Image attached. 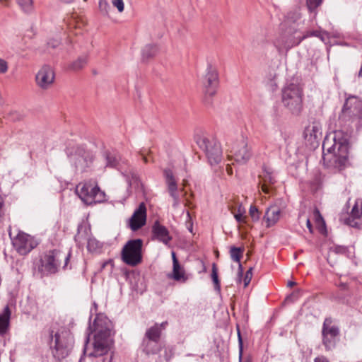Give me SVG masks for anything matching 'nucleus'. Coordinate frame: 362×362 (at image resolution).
<instances>
[{
	"label": "nucleus",
	"mask_w": 362,
	"mask_h": 362,
	"mask_svg": "<svg viewBox=\"0 0 362 362\" xmlns=\"http://www.w3.org/2000/svg\"><path fill=\"white\" fill-rule=\"evenodd\" d=\"M88 329L94 332L92 351L88 353L90 357H102L101 362H112V355L109 354L113 344V325L112 322L103 314H98L93 325Z\"/></svg>",
	"instance_id": "nucleus-1"
},
{
	"label": "nucleus",
	"mask_w": 362,
	"mask_h": 362,
	"mask_svg": "<svg viewBox=\"0 0 362 362\" xmlns=\"http://www.w3.org/2000/svg\"><path fill=\"white\" fill-rule=\"evenodd\" d=\"M71 257V252L67 253L59 250H49L44 254L40 259V265L39 271L44 275L54 274L58 272L62 267L65 269L68 265Z\"/></svg>",
	"instance_id": "nucleus-2"
},
{
	"label": "nucleus",
	"mask_w": 362,
	"mask_h": 362,
	"mask_svg": "<svg viewBox=\"0 0 362 362\" xmlns=\"http://www.w3.org/2000/svg\"><path fill=\"white\" fill-rule=\"evenodd\" d=\"M283 105L294 115H299L303 109V90L299 84L291 83L281 90Z\"/></svg>",
	"instance_id": "nucleus-3"
},
{
	"label": "nucleus",
	"mask_w": 362,
	"mask_h": 362,
	"mask_svg": "<svg viewBox=\"0 0 362 362\" xmlns=\"http://www.w3.org/2000/svg\"><path fill=\"white\" fill-rule=\"evenodd\" d=\"M66 153L69 162L76 170L80 173L86 172L90 168L95 158L93 153L81 145L67 147Z\"/></svg>",
	"instance_id": "nucleus-4"
},
{
	"label": "nucleus",
	"mask_w": 362,
	"mask_h": 362,
	"mask_svg": "<svg viewBox=\"0 0 362 362\" xmlns=\"http://www.w3.org/2000/svg\"><path fill=\"white\" fill-rule=\"evenodd\" d=\"M76 193L87 205L102 203L105 201V193L95 180H90L76 185Z\"/></svg>",
	"instance_id": "nucleus-5"
},
{
	"label": "nucleus",
	"mask_w": 362,
	"mask_h": 362,
	"mask_svg": "<svg viewBox=\"0 0 362 362\" xmlns=\"http://www.w3.org/2000/svg\"><path fill=\"white\" fill-rule=\"evenodd\" d=\"M51 349L53 356L58 361L65 358L72 349L73 337L66 331L56 332L54 335L51 334Z\"/></svg>",
	"instance_id": "nucleus-6"
},
{
	"label": "nucleus",
	"mask_w": 362,
	"mask_h": 362,
	"mask_svg": "<svg viewBox=\"0 0 362 362\" xmlns=\"http://www.w3.org/2000/svg\"><path fill=\"white\" fill-rule=\"evenodd\" d=\"M194 140L202 150L211 165L219 163L222 160V150L220 144L214 138L204 135H196Z\"/></svg>",
	"instance_id": "nucleus-7"
},
{
	"label": "nucleus",
	"mask_w": 362,
	"mask_h": 362,
	"mask_svg": "<svg viewBox=\"0 0 362 362\" xmlns=\"http://www.w3.org/2000/svg\"><path fill=\"white\" fill-rule=\"evenodd\" d=\"M305 37L306 35H303L295 26H291L281 33L274 43L278 52L281 54L299 45Z\"/></svg>",
	"instance_id": "nucleus-8"
},
{
	"label": "nucleus",
	"mask_w": 362,
	"mask_h": 362,
	"mask_svg": "<svg viewBox=\"0 0 362 362\" xmlns=\"http://www.w3.org/2000/svg\"><path fill=\"white\" fill-rule=\"evenodd\" d=\"M359 119H362V100L356 95H349L345 100L339 120L346 123Z\"/></svg>",
	"instance_id": "nucleus-9"
},
{
	"label": "nucleus",
	"mask_w": 362,
	"mask_h": 362,
	"mask_svg": "<svg viewBox=\"0 0 362 362\" xmlns=\"http://www.w3.org/2000/svg\"><path fill=\"white\" fill-rule=\"evenodd\" d=\"M141 239H133L127 242L121 252L122 260L127 265L135 267L142 262Z\"/></svg>",
	"instance_id": "nucleus-10"
},
{
	"label": "nucleus",
	"mask_w": 362,
	"mask_h": 362,
	"mask_svg": "<svg viewBox=\"0 0 362 362\" xmlns=\"http://www.w3.org/2000/svg\"><path fill=\"white\" fill-rule=\"evenodd\" d=\"M337 150H348L349 149V136L347 134H344L341 131H335L334 136L330 139L326 136L322 143L323 150V160H326V156L328 153H332V151Z\"/></svg>",
	"instance_id": "nucleus-11"
},
{
	"label": "nucleus",
	"mask_w": 362,
	"mask_h": 362,
	"mask_svg": "<svg viewBox=\"0 0 362 362\" xmlns=\"http://www.w3.org/2000/svg\"><path fill=\"white\" fill-rule=\"evenodd\" d=\"M159 335L147 329L143 337L141 349L147 356L156 355L163 348Z\"/></svg>",
	"instance_id": "nucleus-12"
},
{
	"label": "nucleus",
	"mask_w": 362,
	"mask_h": 362,
	"mask_svg": "<svg viewBox=\"0 0 362 362\" xmlns=\"http://www.w3.org/2000/svg\"><path fill=\"white\" fill-rule=\"evenodd\" d=\"M332 324V318L327 317L322 325V343L327 350H331L334 348L337 337L339 335V327Z\"/></svg>",
	"instance_id": "nucleus-13"
},
{
	"label": "nucleus",
	"mask_w": 362,
	"mask_h": 362,
	"mask_svg": "<svg viewBox=\"0 0 362 362\" xmlns=\"http://www.w3.org/2000/svg\"><path fill=\"white\" fill-rule=\"evenodd\" d=\"M12 243L14 248L21 255L28 254L37 245L32 236L23 232H19L13 239Z\"/></svg>",
	"instance_id": "nucleus-14"
},
{
	"label": "nucleus",
	"mask_w": 362,
	"mask_h": 362,
	"mask_svg": "<svg viewBox=\"0 0 362 362\" xmlns=\"http://www.w3.org/2000/svg\"><path fill=\"white\" fill-rule=\"evenodd\" d=\"M230 152L235 160L240 163H245L251 157L247 142L243 137L233 144Z\"/></svg>",
	"instance_id": "nucleus-15"
},
{
	"label": "nucleus",
	"mask_w": 362,
	"mask_h": 362,
	"mask_svg": "<svg viewBox=\"0 0 362 362\" xmlns=\"http://www.w3.org/2000/svg\"><path fill=\"white\" fill-rule=\"evenodd\" d=\"M202 84L205 93L209 95H214L218 83V75L217 70L211 64H208L206 73L202 78Z\"/></svg>",
	"instance_id": "nucleus-16"
},
{
	"label": "nucleus",
	"mask_w": 362,
	"mask_h": 362,
	"mask_svg": "<svg viewBox=\"0 0 362 362\" xmlns=\"http://www.w3.org/2000/svg\"><path fill=\"white\" fill-rule=\"evenodd\" d=\"M303 136L307 142L313 148L319 144L322 138V127L320 122L314 121L309 124L303 132Z\"/></svg>",
	"instance_id": "nucleus-17"
},
{
	"label": "nucleus",
	"mask_w": 362,
	"mask_h": 362,
	"mask_svg": "<svg viewBox=\"0 0 362 362\" xmlns=\"http://www.w3.org/2000/svg\"><path fill=\"white\" fill-rule=\"evenodd\" d=\"M146 207L144 202L139 204L129 219V226L133 231L141 228L146 223Z\"/></svg>",
	"instance_id": "nucleus-18"
},
{
	"label": "nucleus",
	"mask_w": 362,
	"mask_h": 362,
	"mask_svg": "<svg viewBox=\"0 0 362 362\" xmlns=\"http://www.w3.org/2000/svg\"><path fill=\"white\" fill-rule=\"evenodd\" d=\"M35 80L37 86L42 89H47L54 83V72L48 65H44L37 72Z\"/></svg>",
	"instance_id": "nucleus-19"
},
{
	"label": "nucleus",
	"mask_w": 362,
	"mask_h": 362,
	"mask_svg": "<svg viewBox=\"0 0 362 362\" xmlns=\"http://www.w3.org/2000/svg\"><path fill=\"white\" fill-rule=\"evenodd\" d=\"M164 176L168 185V189L170 197L173 199V207L177 208L180 205V198L177 194V185L171 170H164Z\"/></svg>",
	"instance_id": "nucleus-20"
},
{
	"label": "nucleus",
	"mask_w": 362,
	"mask_h": 362,
	"mask_svg": "<svg viewBox=\"0 0 362 362\" xmlns=\"http://www.w3.org/2000/svg\"><path fill=\"white\" fill-rule=\"evenodd\" d=\"M326 153V160H328L334 168L341 170L345 167L348 160V150H335L332 153Z\"/></svg>",
	"instance_id": "nucleus-21"
},
{
	"label": "nucleus",
	"mask_w": 362,
	"mask_h": 362,
	"mask_svg": "<svg viewBox=\"0 0 362 362\" xmlns=\"http://www.w3.org/2000/svg\"><path fill=\"white\" fill-rule=\"evenodd\" d=\"M346 224L353 228H360L362 224V201H356L349 217L345 221Z\"/></svg>",
	"instance_id": "nucleus-22"
},
{
	"label": "nucleus",
	"mask_w": 362,
	"mask_h": 362,
	"mask_svg": "<svg viewBox=\"0 0 362 362\" xmlns=\"http://www.w3.org/2000/svg\"><path fill=\"white\" fill-rule=\"evenodd\" d=\"M263 173L259 175V183L262 192L269 194L271 190L270 185L276 182L275 177L273 176L272 172L266 166H263Z\"/></svg>",
	"instance_id": "nucleus-23"
},
{
	"label": "nucleus",
	"mask_w": 362,
	"mask_h": 362,
	"mask_svg": "<svg viewBox=\"0 0 362 362\" xmlns=\"http://www.w3.org/2000/svg\"><path fill=\"white\" fill-rule=\"evenodd\" d=\"M152 233L155 238L167 245L172 240L168 228L156 221L152 226Z\"/></svg>",
	"instance_id": "nucleus-24"
},
{
	"label": "nucleus",
	"mask_w": 362,
	"mask_h": 362,
	"mask_svg": "<svg viewBox=\"0 0 362 362\" xmlns=\"http://www.w3.org/2000/svg\"><path fill=\"white\" fill-rule=\"evenodd\" d=\"M281 209L277 206H271L267 209L264 216V219L267 222V227L269 228L277 223L280 218Z\"/></svg>",
	"instance_id": "nucleus-25"
},
{
	"label": "nucleus",
	"mask_w": 362,
	"mask_h": 362,
	"mask_svg": "<svg viewBox=\"0 0 362 362\" xmlns=\"http://www.w3.org/2000/svg\"><path fill=\"white\" fill-rule=\"evenodd\" d=\"M122 174L125 177L129 185H134L136 187H139V186L142 187V183L141 182L139 177L134 168L130 166L128 167L122 172Z\"/></svg>",
	"instance_id": "nucleus-26"
},
{
	"label": "nucleus",
	"mask_w": 362,
	"mask_h": 362,
	"mask_svg": "<svg viewBox=\"0 0 362 362\" xmlns=\"http://www.w3.org/2000/svg\"><path fill=\"white\" fill-rule=\"evenodd\" d=\"M11 318V310L6 305L2 313L0 314V334L3 335L6 333L8 329Z\"/></svg>",
	"instance_id": "nucleus-27"
},
{
	"label": "nucleus",
	"mask_w": 362,
	"mask_h": 362,
	"mask_svg": "<svg viewBox=\"0 0 362 362\" xmlns=\"http://www.w3.org/2000/svg\"><path fill=\"white\" fill-rule=\"evenodd\" d=\"M168 278L180 283H185L189 279L188 275L180 264H178L177 268L173 266V272L168 274Z\"/></svg>",
	"instance_id": "nucleus-28"
},
{
	"label": "nucleus",
	"mask_w": 362,
	"mask_h": 362,
	"mask_svg": "<svg viewBox=\"0 0 362 362\" xmlns=\"http://www.w3.org/2000/svg\"><path fill=\"white\" fill-rule=\"evenodd\" d=\"M88 61V56L87 54L80 56L69 66V69L74 71H78L86 66Z\"/></svg>",
	"instance_id": "nucleus-29"
},
{
	"label": "nucleus",
	"mask_w": 362,
	"mask_h": 362,
	"mask_svg": "<svg viewBox=\"0 0 362 362\" xmlns=\"http://www.w3.org/2000/svg\"><path fill=\"white\" fill-rule=\"evenodd\" d=\"M158 52V48L156 45H147L142 50V58L144 60H148L155 57Z\"/></svg>",
	"instance_id": "nucleus-30"
},
{
	"label": "nucleus",
	"mask_w": 362,
	"mask_h": 362,
	"mask_svg": "<svg viewBox=\"0 0 362 362\" xmlns=\"http://www.w3.org/2000/svg\"><path fill=\"white\" fill-rule=\"evenodd\" d=\"M243 252H244L243 248L233 246L230 247V258L232 259V260H233L235 262H240V259L243 256Z\"/></svg>",
	"instance_id": "nucleus-31"
},
{
	"label": "nucleus",
	"mask_w": 362,
	"mask_h": 362,
	"mask_svg": "<svg viewBox=\"0 0 362 362\" xmlns=\"http://www.w3.org/2000/svg\"><path fill=\"white\" fill-rule=\"evenodd\" d=\"M105 158L106 160V166L110 168H115L118 164V159L115 153L111 152H105Z\"/></svg>",
	"instance_id": "nucleus-32"
},
{
	"label": "nucleus",
	"mask_w": 362,
	"mask_h": 362,
	"mask_svg": "<svg viewBox=\"0 0 362 362\" xmlns=\"http://www.w3.org/2000/svg\"><path fill=\"white\" fill-rule=\"evenodd\" d=\"M211 279L214 284V288L216 291H220L221 290V284L220 281L218 276V269L217 266L215 263L212 264V269H211Z\"/></svg>",
	"instance_id": "nucleus-33"
},
{
	"label": "nucleus",
	"mask_w": 362,
	"mask_h": 362,
	"mask_svg": "<svg viewBox=\"0 0 362 362\" xmlns=\"http://www.w3.org/2000/svg\"><path fill=\"white\" fill-rule=\"evenodd\" d=\"M168 325V322L165 321L162 323H155L153 326L148 328L151 332L156 333V334L161 337L162 332L165 329L166 327Z\"/></svg>",
	"instance_id": "nucleus-34"
},
{
	"label": "nucleus",
	"mask_w": 362,
	"mask_h": 362,
	"mask_svg": "<svg viewBox=\"0 0 362 362\" xmlns=\"http://www.w3.org/2000/svg\"><path fill=\"white\" fill-rule=\"evenodd\" d=\"M18 4L25 12H30L33 7V0H17Z\"/></svg>",
	"instance_id": "nucleus-35"
},
{
	"label": "nucleus",
	"mask_w": 362,
	"mask_h": 362,
	"mask_svg": "<svg viewBox=\"0 0 362 362\" xmlns=\"http://www.w3.org/2000/svg\"><path fill=\"white\" fill-rule=\"evenodd\" d=\"M322 0H306V4L308 10L313 12L321 5Z\"/></svg>",
	"instance_id": "nucleus-36"
},
{
	"label": "nucleus",
	"mask_w": 362,
	"mask_h": 362,
	"mask_svg": "<svg viewBox=\"0 0 362 362\" xmlns=\"http://www.w3.org/2000/svg\"><path fill=\"white\" fill-rule=\"evenodd\" d=\"M100 247V243L94 238H90L88 241L87 248L90 252H94Z\"/></svg>",
	"instance_id": "nucleus-37"
},
{
	"label": "nucleus",
	"mask_w": 362,
	"mask_h": 362,
	"mask_svg": "<svg viewBox=\"0 0 362 362\" xmlns=\"http://www.w3.org/2000/svg\"><path fill=\"white\" fill-rule=\"evenodd\" d=\"M313 216L315 221L317 224L322 225L324 228L325 227V222L320 212V211L315 208L313 211Z\"/></svg>",
	"instance_id": "nucleus-38"
},
{
	"label": "nucleus",
	"mask_w": 362,
	"mask_h": 362,
	"mask_svg": "<svg viewBox=\"0 0 362 362\" xmlns=\"http://www.w3.org/2000/svg\"><path fill=\"white\" fill-rule=\"evenodd\" d=\"M99 9L100 12L104 15H108L110 10V5L106 0L99 1Z\"/></svg>",
	"instance_id": "nucleus-39"
},
{
	"label": "nucleus",
	"mask_w": 362,
	"mask_h": 362,
	"mask_svg": "<svg viewBox=\"0 0 362 362\" xmlns=\"http://www.w3.org/2000/svg\"><path fill=\"white\" fill-rule=\"evenodd\" d=\"M249 214L254 221H257L259 220V212L255 206H254V205L250 206V208L249 210Z\"/></svg>",
	"instance_id": "nucleus-40"
},
{
	"label": "nucleus",
	"mask_w": 362,
	"mask_h": 362,
	"mask_svg": "<svg viewBox=\"0 0 362 362\" xmlns=\"http://www.w3.org/2000/svg\"><path fill=\"white\" fill-rule=\"evenodd\" d=\"M163 348H164V356H164L165 359L167 361H168L172 358V357L174 355L173 349L170 346H163Z\"/></svg>",
	"instance_id": "nucleus-41"
},
{
	"label": "nucleus",
	"mask_w": 362,
	"mask_h": 362,
	"mask_svg": "<svg viewBox=\"0 0 362 362\" xmlns=\"http://www.w3.org/2000/svg\"><path fill=\"white\" fill-rule=\"evenodd\" d=\"M113 6L116 7L119 13L123 12L124 9V4L123 0H112Z\"/></svg>",
	"instance_id": "nucleus-42"
},
{
	"label": "nucleus",
	"mask_w": 362,
	"mask_h": 362,
	"mask_svg": "<svg viewBox=\"0 0 362 362\" xmlns=\"http://www.w3.org/2000/svg\"><path fill=\"white\" fill-rule=\"evenodd\" d=\"M252 267H250L245 274V278H244V286L246 287L250 284L252 276Z\"/></svg>",
	"instance_id": "nucleus-43"
},
{
	"label": "nucleus",
	"mask_w": 362,
	"mask_h": 362,
	"mask_svg": "<svg viewBox=\"0 0 362 362\" xmlns=\"http://www.w3.org/2000/svg\"><path fill=\"white\" fill-rule=\"evenodd\" d=\"M7 70H8L7 62L4 59H0V74H4L7 71Z\"/></svg>",
	"instance_id": "nucleus-44"
},
{
	"label": "nucleus",
	"mask_w": 362,
	"mask_h": 362,
	"mask_svg": "<svg viewBox=\"0 0 362 362\" xmlns=\"http://www.w3.org/2000/svg\"><path fill=\"white\" fill-rule=\"evenodd\" d=\"M237 329H238V344H239V349H240V358H241L242 353H243V339L241 337V334H240L239 327H238Z\"/></svg>",
	"instance_id": "nucleus-45"
},
{
	"label": "nucleus",
	"mask_w": 362,
	"mask_h": 362,
	"mask_svg": "<svg viewBox=\"0 0 362 362\" xmlns=\"http://www.w3.org/2000/svg\"><path fill=\"white\" fill-rule=\"evenodd\" d=\"M234 217L237 222L238 223H245L246 222V216L243 215V213H237L234 215Z\"/></svg>",
	"instance_id": "nucleus-46"
},
{
	"label": "nucleus",
	"mask_w": 362,
	"mask_h": 362,
	"mask_svg": "<svg viewBox=\"0 0 362 362\" xmlns=\"http://www.w3.org/2000/svg\"><path fill=\"white\" fill-rule=\"evenodd\" d=\"M238 283H241V281H242V277H243V266L240 262H238Z\"/></svg>",
	"instance_id": "nucleus-47"
},
{
	"label": "nucleus",
	"mask_w": 362,
	"mask_h": 362,
	"mask_svg": "<svg viewBox=\"0 0 362 362\" xmlns=\"http://www.w3.org/2000/svg\"><path fill=\"white\" fill-rule=\"evenodd\" d=\"M333 252L335 253L344 254L346 252V248L343 246H337L333 249Z\"/></svg>",
	"instance_id": "nucleus-48"
},
{
	"label": "nucleus",
	"mask_w": 362,
	"mask_h": 362,
	"mask_svg": "<svg viewBox=\"0 0 362 362\" xmlns=\"http://www.w3.org/2000/svg\"><path fill=\"white\" fill-rule=\"evenodd\" d=\"M299 297V291H294L290 296L286 298V300L294 301Z\"/></svg>",
	"instance_id": "nucleus-49"
},
{
	"label": "nucleus",
	"mask_w": 362,
	"mask_h": 362,
	"mask_svg": "<svg viewBox=\"0 0 362 362\" xmlns=\"http://www.w3.org/2000/svg\"><path fill=\"white\" fill-rule=\"evenodd\" d=\"M172 259H173V266H175V268L178 267V264H180V263L176 257L175 252H172Z\"/></svg>",
	"instance_id": "nucleus-50"
},
{
	"label": "nucleus",
	"mask_w": 362,
	"mask_h": 362,
	"mask_svg": "<svg viewBox=\"0 0 362 362\" xmlns=\"http://www.w3.org/2000/svg\"><path fill=\"white\" fill-rule=\"evenodd\" d=\"M314 362H329L325 357L320 356L315 358Z\"/></svg>",
	"instance_id": "nucleus-51"
},
{
	"label": "nucleus",
	"mask_w": 362,
	"mask_h": 362,
	"mask_svg": "<svg viewBox=\"0 0 362 362\" xmlns=\"http://www.w3.org/2000/svg\"><path fill=\"white\" fill-rule=\"evenodd\" d=\"M306 226H307V228H308L309 231L310 233H313V226H312V223L310 222V218H308L307 221H306Z\"/></svg>",
	"instance_id": "nucleus-52"
},
{
	"label": "nucleus",
	"mask_w": 362,
	"mask_h": 362,
	"mask_svg": "<svg viewBox=\"0 0 362 362\" xmlns=\"http://www.w3.org/2000/svg\"><path fill=\"white\" fill-rule=\"evenodd\" d=\"M245 212V209L243 208L241 204H240L238 209V213H243V214Z\"/></svg>",
	"instance_id": "nucleus-53"
},
{
	"label": "nucleus",
	"mask_w": 362,
	"mask_h": 362,
	"mask_svg": "<svg viewBox=\"0 0 362 362\" xmlns=\"http://www.w3.org/2000/svg\"><path fill=\"white\" fill-rule=\"evenodd\" d=\"M89 334H88V337L86 338V346H85V348H84V353H86L87 352V344L88 343V341H89Z\"/></svg>",
	"instance_id": "nucleus-54"
},
{
	"label": "nucleus",
	"mask_w": 362,
	"mask_h": 362,
	"mask_svg": "<svg viewBox=\"0 0 362 362\" xmlns=\"http://www.w3.org/2000/svg\"><path fill=\"white\" fill-rule=\"evenodd\" d=\"M111 262H112L111 260H109V261H106V262H103V264H102V268H103H103H105V266H106L107 264L110 263Z\"/></svg>",
	"instance_id": "nucleus-55"
},
{
	"label": "nucleus",
	"mask_w": 362,
	"mask_h": 362,
	"mask_svg": "<svg viewBox=\"0 0 362 362\" xmlns=\"http://www.w3.org/2000/svg\"><path fill=\"white\" fill-rule=\"evenodd\" d=\"M310 33H311V35H314V36H317V37H318V36H319V35H318V34H319L320 33H319L318 31H313V32H311Z\"/></svg>",
	"instance_id": "nucleus-56"
},
{
	"label": "nucleus",
	"mask_w": 362,
	"mask_h": 362,
	"mask_svg": "<svg viewBox=\"0 0 362 362\" xmlns=\"http://www.w3.org/2000/svg\"><path fill=\"white\" fill-rule=\"evenodd\" d=\"M141 155H142V157H143V160H144V161L145 163H148V160L147 157H146L144 153H141Z\"/></svg>",
	"instance_id": "nucleus-57"
},
{
	"label": "nucleus",
	"mask_w": 362,
	"mask_h": 362,
	"mask_svg": "<svg viewBox=\"0 0 362 362\" xmlns=\"http://www.w3.org/2000/svg\"><path fill=\"white\" fill-rule=\"evenodd\" d=\"M295 284H296V283H295V282H293V281H289V282L288 283V286H289V287H292V286H293Z\"/></svg>",
	"instance_id": "nucleus-58"
},
{
	"label": "nucleus",
	"mask_w": 362,
	"mask_h": 362,
	"mask_svg": "<svg viewBox=\"0 0 362 362\" xmlns=\"http://www.w3.org/2000/svg\"><path fill=\"white\" fill-rule=\"evenodd\" d=\"M58 44H59L58 42L56 41V42H54V43L52 44V47H56L58 45Z\"/></svg>",
	"instance_id": "nucleus-59"
},
{
	"label": "nucleus",
	"mask_w": 362,
	"mask_h": 362,
	"mask_svg": "<svg viewBox=\"0 0 362 362\" xmlns=\"http://www.w3.org/2000/svg\"><path fill=\"white\" fill-rule=\"evenodd\" d=\"M93 305H94V307H95V310H96V309H97V305H96V303H93Z\"/></svg>",
	"instance_id": "nucleus-60"
},
{
	"label": "nucleus",
	"mask_w": 362,
	"mask_h": 362,
	"mask_svg": "<svg viewBox=\"0 0 362 362\" xmlns=\"http://www.w3.org/2000/svg\"><path fill=\"white\" fill-rule=\"evenodd\" d=\"M64 1H66V2H71V1H72L73 0H64Z\"/></svg>",
	"instance_id": "nucleus-61"
},
{
	"label": "nucleus",
	"mask_w": 362,
	"mask_h": 362,
	"mask_svg": "<svg viewBox=\"0 0 362 362\" xmlns=\"http://www.w3.org/2000/svg\"><path fill=\"white\" fill-rule=\"evenodd\" d=\"M187 216H189V211H187Z\"/></svg>",
	"instance_id": "nucleus-62"
}]
</instances>
